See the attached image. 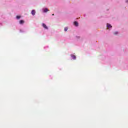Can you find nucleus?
I'll list each match as a JSON object with an SVG mask.
<instances>
[{
	"instance_id": "9d476101",
	"label": "nucleus",
	"mask_w": 128,
	"mask_h": 128,
	"mask_svg": "<svg viewBox=\"0 0 128 128\" xmlns=\"http://www.w3.org/2000/svg\"><path fill=\"white\" fill-rule=\"evenodd\" d=\"M118 34V32H115L114 33V34Z\"/></svg>"
},
{
	"instance_id": "f03ea898",
	"label": "nucleus",
	"mask_w": 128,
	"mask_h": 128,
	"mask_svg": "<svg viewBox=\"0 0 128 128\" xmlns=\"http://www.w3.org/2000/svg\"><path fill=\"white\" fill-rule=\"evenodd\" d=\"M19 23L20 24H24V20H20L19 22Z\"/></svg>"
},
{
	"instance_id": "6e6552de",
	"label": "nucleus",
	"mask_w": 128,
	"mask_h": 128,
	"mask_svg": "<svg viewBox=\"0 0 128 128\" xmlns=\"http://www.w3.org/2000/svg\"><path fill=\"white\" fill-rule=\"evenodd\" d=\"M16 18L17 20H20V16H17Z\"/></svg>"
},
{
	"instance_id": "20e7f679",
	"label": "nucleus",
	"mask_w": 128,
	"mask_h": 128,
	"mask_svg": "<svg viewBox=\"0 0 128 128\" xmlns=\"http://www.w3.org/2000/svg\"><path fill=\"white\" fill-rule=\"evenodd\" d=\"M32 16H34L36 14V10H32Z\"/></svg>"
},
{
	"instance_id": "9b49d317",
	"label": "nucleus",
	"mask_w": 128,
	"mask_h": 128,
	"mask_svg": "<svg viewBox=\"0 0 128 128\" xmlns=\"http://www.w3.org/2000/svg\"><path fill=\"white\" fill-rule=\"evenodd\" d=\"M52 16H54V14H52Z\"/></svg>"
},
{
	"instance_id": "39448f33",
	"label": "nucleus",
	"mask_w": 128,
	"mask_h": 128,
	"mask_svg": "<svg viewBox=\"0 0 128 128\" xmlns=\"http://www.w3.org/2000/svg\"><path fill=\"white\" fill-rule=\"evenodd\" d=\"M74 24L76 26H78V23L77 22H74Z\"/></svg>"
},
{
	"instance_id": "0eeeda50",
	"label": "nucleus",
	"mask_w": 128,
	"mask_h": 128,
	"mask_svg": "<svg viewBox=\"0 0 128 128\" xmlns=\"http://www.w3.org/2000/svg\"><path fill=\"white\" fill-rule=\"evenodd\" d=\"M72 60H76V56H72Z\"/></svg>"
},
{
	"instance_id": "1a4fd4ad",
	"label": "nucleus",
	"mask_w": 128,
	"mask_h": 128,
	"mask_svg": "<svg viewBox=\"0 0 128 128\" xmlns=\"http://www.w3.org/2000/svg\"><path fill=\"white\" fill-rule=\"evenodd\" d=\"M66 30H68V27H66V28H64V31H65V32H66Z\"/></svg>"
},
{
	"instance_id": "423d86ee",
	"label": "nucleus",
	"mask_w": 128,
	"mask_h": 128,
	"mask_svg": "<svg viewBox=\"0 0 128 128\" xmlns=\"http://www.w3.org/2000/svg\"><path fill=\"white\" fill-rule=\"evenodd\" d=\"M48 12V10L47 8L44 10V12Z\"/></svg>"
},
{
	"instance_id": "7ed1b4c3",
	"label": "nucleus",
	"mask_w": 128,
	"mask_h": 128,
	"mask_svg": "<svg viewBox=\"0 0 128 128\" xmlns=\"http://www.w3.org/2000/svg\"><path fill=\"white\" fill-rule=\"evenodd\" d=\"M106 26H107L108 28H112V25L110 24H107Z\"/></svg>"
},
{
	"instance_id": "f257e3e1",
	"label": "nucleus",
	"mask_w": 128,
	"mask_h": 128,
	"mask_svg": "<svg viewBox=\"0 0 128 128\" xmlns=\"http://www.w3.org/2000/svg\"><path fill=\"white\" fill-rule=\"evenodd\" d=\"M42 26H43V28H45L46 30H48V26H46V24H42Z\"/></svg>"
}]
</instances>
